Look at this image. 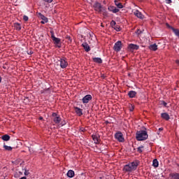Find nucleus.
I'll list each match as a JSON object with an SVG mask.
<instances>
[{"label": "nucleus", "instance_id": "nucleus-44", "mask_svg": "<svg viewBox=\"0 0 179 179\" xmlns=\"http://www.w3.org/2000/svg\"><path fill=\"white\" fill-rule=\"evenodd\" d=\"M29 54H33V53L31 52H29Z\"/></svg>", "mask_w": 179, "mask_h": 179}, {"label": "nucleus", "instance_id": "nucleus-25", "mask_svg": "<svg viewBox=\"0 0 179 179\" xmlns=\"http://www.w3.org/2000/svg\"><path fill=\"white\" fill-rule=\"evenodd\" d=\"M153 167H159V161L157 159H154L152 162Z\"/></svg>", "mask_w": 179, "mask_h": 179}, {"label": "nucleus", "instance_id": "nucleus-29", "mask_svg": "<svg viewBox=\"0 0 179 179\" xmlns=\"http://www.w3.org/2000/svg\"><path fill=\"white\" fill-rule=\"evenodd\" d=\"M113 29L116 30V31H121V27H120L118 25H115V27H113Z\"/></svg>", "mask_w": 179, "mask_h": 179}, {"label": "nucleus", "instance_id": "nucleus-33", "mask_svg": "<svg viewBox=\"0 0 179 179\" xmlns=\"http://www.w3.org/2000/svg\"><path fill=\"white\" fill-rule=\"evenodd\" d=\"M134 109H135V107H134L133 105H130V106H129L130 111H133Z\"/></svg>", "mask_w": 179, "mask_h": 179}, {"label": "nucleus", "instance_id": "nucleus-24", "mask_svg": "<svg viewBox=\"0 0 179 179\" xmlns=\"http://www.w3.org/2000/svg\"><path fill=\"white\" fill-rule=\"evenodd\" d=\"M1 139L6 142H8V141H10V136L8 134H5L1 137Z\"/></svg>", "mask_w": 179, "mask_h": 179}, {"label": "nucleus", "instance_id": "nucleus-40", "mask_svg": "<svg viewBox=\"0 0 179 179\" xmlns=\"http://www.w3.org/2000/svg\"><path fill=\"white\" fill-rule=\"evenodd\" d=\"M161 131H163V128H162V127H160V128L159 129V131L160 132Z\"/></svg>", "mask_w": 179, "mask_h": 179}, {"label": "nucleus", "instance_id": "nucleus-11", "mask_svg": "<svg viewBox=\"0 0 179 179\" xmlns=\"http://www.w3.org/2000/svg\"><path fill=\"white\" fill-rule=\"evenodd\" d=\"M129 164L131 166V169H133V171H134L136 169H138V166H139V161H134L130 163Z\"/></svg>", "mask_w": 179, "mask_h": 179}, {"label": "nucleus", "instance_id": "nucleus-30", "mask_svg": "<svg viewBox=\"0 0 179 179\" xmlns=\"http://www.w3.org/2000/svg\"><path fill=\"white\" fill-rule=\"evenodd\" d=\"M110 26H112L113 28L115 27V26H117V23L115 22V21H111Z\"/></svg>", "mask_w": 179, "mask_h": 179}, {"label": "nucleus", "instance_id": "nucleus-31", "mask_svg": "<svg viewBox=\"0 0 179 179\" xmlns=\"http://www.w3.org/2000/svg\"><path fill=\"white\" fill-rule=\"evenodd\" d=\"M142 149H143V146L138 147L137 148V150H138V152H139V153H142V152H143V150Z\"/></svg>", "mask_w": 179, "mask_h": 179}, {"label": "nucleus", "instance_id": "nucleus-34", "mask_svg": "<svg viewBox=\"0 0 179 179\" xmlns=\"http://www.w3.org/2000/svg\"><path fill=\"white\" fill-rule=\"evenodd\" d=\"M162 104L164 107H167V103H166L164 101H162Z\"/></svg>", "mask_w": 179, "mask_h": 179}, {"label": "nucleus", "instance_id": "nucleus-7", "mask_svg": "<svg viewBox=\"0 0 179 179\" xmlns=\"http://www.w3.org/2000/svg\"><path fill=\"white\" fill-rule=\"evenodd\" d=\"M66 66H68V61H66V59L65 57L60 59V67L62 69H65Z\"/></svg>", "mask_w": 179, "mask_h": 179}, {"label": "nucleus", "instance_id": "nucleus-16", "mask_svg": "<svg viewBox=\"0 0 179 179\" xmlns=\"http://www.w3.org/2000/svg\"><path fill=\"white\" fill-rule=\"evenodd\" d=\"M162 118L164 120H166V121H169L170 120V115L167 113H164L161 114Z\"/></svg>", "mask_w": 179, "mask_h": 179}, {"label": "nucleus", "instance_id": "nucleus-39", "mask_svg": "<svg viewBox=\"0 0 179 179\" xmlns=\"http://www.w3.org/2000/svg\"><path fill=\"white\" fill-rule=\"evenodd\" d=\"M24 174V176H29V172L25 170Z\"/></svg>", "mask_w": 179, "mask_h": 179}, {"label": "nucleus", "instance_id": "nucleus-4", "mask_svg": "<svg viewBox=\"0 0 179 179\" xmlns=\"http://www.w3.org/2000/svg\"><path fill=\"white\" fill-rule=\"evenodd\" d=\"M121 48H122V42H121V41H118L115 43L113 50L114 51H116V52H120V51H121Z\"/></svg>", "mask_w": 179, "mask_h": 179}, {"label": "nucleus", "instance_id": "nucleus-8", "mask_svg": "<svg viewBox=\"0 0 179 179\" xmlns=\"http://www.w3.org/2000/svg\"><path fill=\"white\" fill-rule=\"evenodd\" d=\"M82 100L84 104H87V103H89V101H90V100H92V95L87 94L85 96Z\"/></svg>", "mask_w": 179, "mask_h": 179}, {"label": "nucleus", "instance_id": "nucleus-6", "mask_svg": "<svg viewBox=\"0 0 179 179\" xmlns=\"http://www.w3.org/2000/svg\"><path fill=\"white\" fill-rule=\"evenodd\" d=\"M115 138L118 141V142H124L125 138H124V135L121 132H117L115 134Z\"/></svg>", "mask_w": 179, "mask_h": 179}, {"label": "nucleus", "instance_id": "nucleus-19", "mask_svg": "<svg viewBox=\"0 0 179 179\" xmlns=\"http://www.w3.org/2000/svg\"><path fill=\"white\" fill-rule=\"evenodd\" d=\"M149 49L151 50V51H157V45H156V43L150 45L149 46Z\"/></svg>", "mask_w": 179, "mask_h": 179}, {"label": "nucleus", "instance_id": "nucleus-13", "mask_svg": "<svg viewBox=\"0 0 179 179\" xmlns=\"http://www.w3.org/2000/svg\"><path fill=\"white\" fill-rule=\"evenodd\" d=\"M74 110L77 115H78L79 117H80L81 115H83V110L80 108L74 107Z\"/></svg>", "mask_w": 179, "mask_h": 179}, {"label": "nucleus", "instance_id": "nucleus-38", "mask_svg": "<svg viewBox=\"0 0 179 179\" xmlns=\"http://www.w3.org/2000/svg\"><path fill=\"white\" fill-rule=\"evenodd\" d=\"M166 3H171V0H165Z\"/></svg>", "mask_w": 179, "mask_h": 179}, {"label": "nucleus", "instance_id": "nucleus-9", "mask_svg": "<svg viewBox=\"0 0 179 179\" xmlns=\"http://www.w3.org/2000/svg\"><path fill=\"white\" fill-rule=\"evenodd\" d=\"M108 9L110 12H113V13H118V12H120V9L117 8L114 6H109Z\"/></svg>", "mask_w": 179, "mask_h": 179}, {"label": "nucleus", "instance_id": "nucleus-23", "mask_svg": "<svg viewBox=\"0 0 179 179\" xmlns=\"http://www.w3.org/2000/svg\"><path fill=\"white\" fill-rule=\"evenodd\" d=\"M129 48H131V50H139V46H138L137 45L131 43L129 45Z\"/></svg>", "mask_w": 179, "mask_h": 179}, {"label": "nucleus", "instance_id": "nucleus-26", "mask_svg": "<svg viewBox=\"0 0 179 179\" xmlns=\"http://www.w3.org/2000/svg\"><path fill=\"white\" fill-rule=\"evenodd\" d=\"M53 41L55 44H59V43H61V39L59 38H54Z\"/></svg>", "mask_w": 179, "mask_h": 179}, {"label": "nucleus", "instance_id": "nucleus-18", "mask_svg": "<svg viewBox=\"0 0 179 179\" xmlns=\"http://www.w3.org/2000/svg\"><path fill=\"white\" fill-rule=\"evenodd\" d=\"M128 96L129 97H130V99H134V97H135V96H136V92L135 91H129L128 93Z\"/></svg>", "mask_w": 179, "mask_h": 179}, {"label": "nucleus", "instance_id": "nucleus-32", "mask_svg": "<svg viewBox=\"0 0 179 179\" xmlns=\"http://www.w3.org/2000/svg\"><path fill=\"white\" fill-rule=\"evenodd\" d=\"M23 20H24V22H27V20H29V17H27V15H24Z\"/></svg>", "mask_w": 179, "mask_h": 179}, {"label": "nucleus", "instance_id": "nucleus-35", "mask_svg": "<svg viewBox=\"0 0 179 179\" xmlns=\"http://www.w3.org/2000/svg\"><path fill=\"white\" fill-rule=\"evenodd\" d=\"M51 37H52V40H54V38H57V37H55V35L54 34V33H52Z\"/></svg>", "mask_w": 179, "mask_h": 179}, {"label": "nucleus", "instance_id": "nucleus-17", "mask_svg": "<svg viewBox=\"0 0 179 179\" xmlns=\"http://www.w3.org/2000/svg\"><path fill=\"white\" fill-rule=\"evenodd\" d=\"M67 177L72 178L75 176V172L72 170H69L66 173Z\"/></svg>", "mask_w": 179, "mask_h": 179}, {"label": "nucleus", "instance_id": "nucleus-42", "mask_svg": "<svg viewBox=\"0 0 179 179\" xmlns=\"http://www.w3.org/2000/svg\"><path fill=\"white\" fill-rule=\"evenodd\" d=\"M157 135H160V131H157Z\"/></svg>", "mask_w": 179, "mask_h": 179}, {"label": "nucleus", "instance_id": "nucleus-10", "mask_svg": "<svg viewBox=\"0 0 179 179\" xmlns=\"http://www.w3.org/2000/svg\"><path fill=\"white\" fill-rule=\"evenodd\" d=\"M92 137L94 143H100V136H99V134H93Z\"/></svg>", "mask_w": 179, "mask_h": 179}, {"label": "nucleus", "instance_id": "nucleus-36", "mask_svg": "<svg viewBox=\"0 0 179 179\" xmlns=\"http://www.w3.org/2000/svg\"><path fill=\"white\" fill-rule=\"evenodd\" d=\"M80 131L81 132H85V131H86V129H85V128H83V127H81V128L80 129Z\"/></svg>", "mask_w": 179, "mask_h": 179}, {"label": "nucleus", "instance_id": "nucleus-22", "mask_svg": "<svg viewBox=\"0 0 179 179\" xmlns=\"http://www.w3.org/2000/svg\"><path fill=\"white\" fill-rule=\"evenodd\" d=\"M14 27H15V30H17L18 31L22 30V26L17 22H15L14 24Z\"/></svg>", "mask_w": 179, "mask_h": 179}, {"label": "nucleus", "instance_id": "nucleus-5", "mask_svg": "<svg viewBox=\"0 0 179 179\" xmlns=\"http://www.w3.org/2000/svg\"><path fill=\"white\" fill-rule=\"evenodd\" d=\"M38 17L42 20L41 22V24H45V23H48V18L45 17L44 15L41 14V13H36Z\"/></svg>", "mask_w": 179, "mask_h": 179}, {"label": "nucleus", "instance_id": "nucleus-1", "mask_svg": "<svg viewBox=\"0 0 179 179\" xmlns=\"http://www.w3.org/2000/svg\"><path fill=\"white\" fill-rule=\"evenodd\" d=\"M52 117L53 122H55L56 125H58V127H64V125H66V121L62 120L61 116L57 113H53Z\"/></svg>", "mask_w": 179, "mask_h": 179}, {"label": "nucleus", "instance_id": "nucleus-15", "mask_svg": "<svg viewBox=\"0 0 179 179\" xmlns=\"http://www.w3.org/2000/svg\"><path fill=\"white\" fill-rule=\"evenodd\" d=\"M82 46L87 52H89V51H90V46H89V44H87V43H83L82 44Z\"/></svg>", "mask_w": 179, "mask_h": 179}, {"label": "nucleus", "instance_id": "nucleus-2", "mask_svg": "<svg viewBox=\"0 0 179 179\" xmlns=\"http://www.w3.org/2000/svg\"><path fill=\"white\" fill-rule=\"evenodd\" d=\"M149 138V135H148V131L145 130H139L136 133V139L137 141H146Z\"/></svg>", "mask_w": 179, "mask_h": 179}, {"label": "nucleus", "instance_id": "nucleus-20", "mask_svg": "<svg viewBox=\"0 0 179 179\" xmlns=\"http://www.w3.org/2000/svg\"><path fill=\"white\" fill-rule=\"evenodd\" d=\"M115 5L119 8L122 9L124 8V6H122V3H120L118 1L115 0Z\"/></svg>", "mask_w": 179, "mask_h": 179}, {"label": "nucleus", "instance_id": "nucleus-14", "mask_svg": "<svg viewBox=\"0 0 179 179\" xmlns=\"http://www.w3.org/2000/svg\"><path fill=\"white\" fill-rule=\"evenodd\" d=\"M124 170L127 171V173H131V171H134V169L131 166L130 164L125 165L124 167Z\"/></svg>", "mask_w": 179, "mask_h": 179}, {"label": "nucleus", "instance_id": "nucleus-3", "mask_svg": "<svg viewBox=\"0 0 179 179\" xmlns=\"http://www.w3.org/2000/svg\"><path fill=\"white\" fill-rule=\"evenodd\" d=\"M94 9L96 12H98V13H101V12H103V13H106V8L103 7L101 6V3L99 2L94 3Z\"/></svg>", "mask_w": 179, "mask_h": 179}, {"label": "nucleus", "instance_id": "nucleus-12", "mask_svg": "<svg viewBox=\"0 0 179 179\" xmlns=\"http://www.w3.org/2000/svg\"><path fill=\"white\" fill-rule=\"evenodd\" d=\"M133 13L135 15V16H136V17H138V19H143V15L139 10H136L133 12Z\"/></svg>", "mask_w": 179, "mask_h": 179}, {"label": "nucleus", "instance_id": "nucleus-41", "mask_svg": "<svg viewBox=\"0 0 179 179\" xmlns=\"http://www.w3.org/2000/svg\"><path fill=\"white\" fill-rule=\"evenodd\" d=\"M39 120L41 121L43 120V117H39Z\"/></svg>", "mask_w": 179, "mask_h": 179}, {"label": "nucleus", "instance_id": "nucleus-43", "mask_svg": "<svg viewBox=\"0 0 179 179\" xmlns=\"http://www.w3.org/2000/svg\"><path fill=\"white\" fill-rule=\"evenodd\" d=\"M41 93H44V91L41 90Z\"/></svg>", "mask_w": 179, "mask_h": 179}, {"label": "nucleus", "instance_id": "nucleus-27", "mask_svg": "<svg viewBox=\"0 0 179 179\" xmlns=\"http://www.w3.org/2000/svg\"><path fill=\"white\" fill-rule=\"evenodd\" d=\"M171 177L172 179H179V173H173Z\"/></svg>", "mask_w": 179, "mask_h": 179}, {"label": "nucleus", "instance_id": "nucleus-28", "mask_svg": "<svg viewBox=\"0 0 179 179\" xmlns=\"http://www.w3.org/2000/svg\"><path fill=\"white\" fill-rule=\"evenodd\" d=\"M3 148H4L5 150H8V152H10V150H12V149H13L12 147L8 146L6 145H4Z\"/></svg>", "mask_w": 179, "mask_h": 179}, {"label": "nucleus", "instance_id": "nucleus-37", "mask_svg": "<svg viewBox=\"0 0 179 179\" xmlns=\"http://www.w3.org/2000/svg\"><path fill=\"white\" fill-rule=\"evenodd\" d=\"M45 2H48V3H51L52 2V0H44Z\"/></svg>", "mask_w": 179, "mask_h": 179}, {"label": "nucleus", "instance_id": "nucleus-21", "mask_svg": "<svg viewBox=\"0 0 179 179\" xmlns=\"http://www.w3.org/2000/svg\"><path fill=\"white\" fill-rule=\"evenodd\" d=\"M94 62H96V64H102L103 60H101V58L100 57H94L93 58Z\"/></svg>", "mask_w": 179, "mask_h": 179}]
</instances>
